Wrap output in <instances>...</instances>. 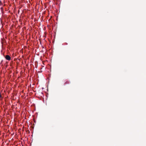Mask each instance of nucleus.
<instances>
[{"label":"nucleus","instance_id":"2","mask_svg":"<svg viewBox=\"0 0 146 146\" xmlns=\"http://www.w3.org/2000/svg\"><path fill=\"white\" fill-rule=\"evenodd\" d=\"M42 72V71H38V73H41Z\"/></svg>","mask_w":146,"mask_h":146},{"label":"nucleus","instance_id":"5","mask_svg":"<svg viewBox=\"0 0 146 146\" xmlns=\"http://www.w3.org/2000/svg\"><path fill=\"white\" fill-rule=\"evenodd\" d=\"M37 81H38V80H37Z\"/></svg>","mask_w":146,"mask_h":146},{"label":"nucleus","instance_id":"4","mask_svg":"<svg viewBox=\"0 0 146 146\" xmlns=\"http://www.w3.org/2000/svg\"><path fill=\"white\" fill-rule=\"evenodd\" d=\"M34 121L35 122V119H34Z\"/></svg>","mask_w":146,"mask_h":146},{"label":"nucleus","instance_id":"3","mask_svg":"<svg viewBox=\"0 0 146 146\" xmlns=\"http://www.w3.org/2000/svg\"><path fill=\"white\" fill-rule=\"evenodd\" d=\"M1 97V94H0V98Z\"/></svg>","mask_w":146,"mask_h":146},{"label":"nucleus","instance_id":"1","mask_svg":"<svg viewBox=\"0 0 146 146\" xmlns=\"http://www.w3.org/2000/svg\"><path fill=\"white\" fill-rule=\"evenodd\" d=\"M5 58L7 60L10 61L11 60V57L8 55H6L5 57Z\"/></svg>","mask_w":146,"mask_h":146}]
</instances>
